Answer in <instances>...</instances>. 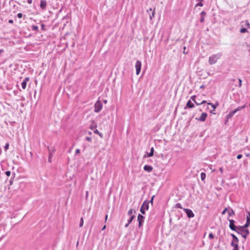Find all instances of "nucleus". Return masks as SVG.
Masks as SVG:
<instances>
[{
	"instance_id": "obj_1",
	"label": "nucleus",
	"mask_w": 250,
	"mask_h": 250,
	"mask_svg": "<svg viewBox=\"0 0 250 250\" xmlns=\"http://www.w3.org/2000/svg\"><path fill=\"white\" fill-rule=\"evenodd\" d=\"M222 55V53H218L216 54H213L210 56L208 59V62L210 64L212 65L215 64L218 60H219Z\"/></svg>"
},
{
	"instance_id": "obj_2",
	"label": "nucleus",
	"mask_w": 250,
	"mask_h": 250,
	"mask_svg": "<svg viewBox=\"0 0 250 250\" xmlns=\"http://www.w3.org/2000/svg\"><path fill=\"white\" fill-rule=\"evenodd\" d=\"M248 227V226H245V224L243 226H237L235 231H236L239 234H242V232H244V234H249V231L247 229Z\"/></svg>"
},
{
	"instance_id": "obj_3",
	"label": "nucleus",
	"mask_w": 250,
	"mask_h": 250,
	"mask_svg": "<svg viewBox=\"0 0 250 250\" xmlns=\"http://www.w3.org/2000/svg\"><path fill=\"white\" fill-rule=\"evenodd\" d=\"M149 208V202L147 200H145L140 208V211L143 214H145L146 211Z\"/></svg>"
},
{
	"instance_id": "obj_4",
	"label": "nucleus",
	"mask_w": 250,
	"mask_h": 250,
	"mask_svg": "<svg viewBox=\"0 0 250 250\" xmlns=\"http://www.w3.org/2000/svg\"><path fill=\"white\" fill-rule=\"evenodd\" d=\"M103 108V104L100 100L96 101L94 104V111L96 113H99Z\"/></svg>"
},
{
	"instance_id": "obj_5",
	"label": "nucleus",
	"mask_w": 250,
	"mask_h": 250,
	"mask_svg": "<svg viewBox=\"0 0 250 250\" xmlns=\"http://www.w3.org/2000/svg\"><path fill=\"white\" fill-rule=\"evenodd\" d=\"M232 240L231 243V245L233 247V250H238V243L239 240L236 235H232Z\"/></svg>"
},
{
	"instance_id": "obj_6",
	"label": "nucleus",
	"mask_w": 250,
	"mask_h": 250,
	"mask_svg": "<svg viewBox=\"0 0 250 250\" xmlns=\"http://www.w3.org/2000/svg\"><path fill=\"white\" fill-rule=\"evenodd\" d=\"M142 68V62L140 61L137 60L135 64L136 73V75H138L141 70Z\"/></svg>"
},
{
	"instance_id": "obj_7",
	"label": "nucleus",
	"mask_w": 250,
	"mask_h": 250,
	"mask_svg": "<svg viewBox=\"0 0 250 250\" xmlns=\"http://www.w3.org/2000/svg\"><path fill=\"white\" fill-rule=\"evenodd\" d=\"M144 220L145 217L143 215L139 214L137 217V221H138V226L139 228L143 225Z\"/></svg>"
},
{
	"instance_id": "obj_8",
	"label": "nucleus",
	"mask_w": 250,
	"mask_h": 250,
	"mask_svg": "<svg viewBox=\"0 0 250 250\" xmlns=\"http://www.w3.org/2000/svg\"><path fill=\"white\" fill-rule=\"evenodd\" d=\"M183 210L185 211L188 218H191L194 216V213L190 209L184 208H183Z\"/></svg>"
},
{
	"instance_id": "obj_9",
	"label": "nucleus",
	"mask_w": 250,
	"mask_h": 250,
	"mask_svg": "<svg viewBox=\"0 0 250 250\" xmlns=\"http://www.w3.org/2000/svg\"><path fill=\"white\" fill-rule=\"evenodd\" d=\"M228 220L229 222V226L230 229L232 230L235 231L237 226H235V221L232 219L229 220V218H228Z\"/></svg>"
},
{
	"instance_id": "obj_10",
	"label": "nucleus",
	"mask_w": 250,
	"mask_h": 250,
	"mask_svg": "<svg viewBox=\"0 0 250 250\" xmlns=\"http://www.w3.org/2000/svg\"><path fill=\"white\" fill-rule=\"evenodd\" d=\"M247 217H246V223H245V226H250V210H246Z\"/></svg>"
},
{
	"instance_id": "obj_11",
	"label": "nucleus",
	"mask_w": 250,
	"mask_h": 250,
	"mask_svg": "<svg viewBox=\"0 0 250 250\" xmlns=\"http://www.w3.org/2000/svg\"><path fill=\"white\" fill-rule=\"evenodd\" d=\"M194 107V104L191 101V100H189L186 106L184 107L185 109H187L188 108H192Z\"/></svg>"
},
{
	"instance_id": "obj_12",
	"label": "nucleus",
	"mask_w": 250,
	"mask_h": 250,
	"mask_svg": "<svg viewBox=\"0 0 250 250\" xmlns=\"http://www.w3.org/2000/svg\"><path fill=\"white\" fill-rule=\"evenodd\" d=\"M208 116V114L206 112H203L200 117L198 119V120L201 122L205 121L207 117Z\"/></svg>"
},
{
	"instance_id": "obj_13",
	"label": "nucleus",
	"mask_w": 250,
	"mask_h": 250,
	"mask_svg": "<svg viewBox=\"0 0 250 250\" xmlns=\"http://www.w3.org/2000/svg\"><path fill=\"white\" fill-rule=\"evenodd\" d=\"M47 2L46 0H41L40 2V8L42 10H44L46 8Z\"/></svg>"
},
{
	"instance_id": "obj_14",
	"label": "nucleus",
	"mask_w": 250,
	"mask_h": 250,
	"mask_svg": "<svg viewBox=\"0 0 250 250\" xmlns=\"http://www.w3.org/2000/svg\"><path fill=\"white\" fill-rule=\"evenodd\" d=\"M206 12L204 11H202L200 13V21L201 22H204L205 21V18L206 16Z\"/></svg>"
},
{
	"instance_id": "obj_15",
	"label": "nucleus",
	"mask_w": 250,
	"mask_h": 250,
	"mask_svg": "<svg viewBox=\"0 0 250 250\" xmlns=\"http://www.w3.org/2000/svg\"><path fill=\"white\" fill-rule=\"evenodd\" d=\"M149 11H152L151 14L149 15V18L151 20H152L153 18L154 17L155 14V8H154L153 10L151 8H149L148 10H147V12L148 13Z\"/></svg>"
},
{
	"instance_id": "obj_16",
	"label": "nucleus",
	"mask_w": 250,
	"mask_h": 250,
	"mask_svg": "<svg viewBox=\"0 0 250 250\" xmlns=\"http://www.w3.org/2000/svg\"><path fill=\"white\" fill-rule=\"evenodd\" d=\"M97 126V123L96 122L93 120L92 122H91V125H90L89 126V128L91 129V130H94L96 128Z\"/></svg>"
},
{
	"instance_id": "obj_17",
	"label": "nucleus",
	"mask_w": 250,
	"mask_h": 250,
	"mask_svg": "<svg viewBox=\"0 0 250 250\" xmlns=\"http://www.w3.org/2000/svg\"><path fill=\"white\" fill-rule=\"evenodd\" d=\"M154 149L153 147H152L150 149V151L149 153L146 152V154H145L144 156V157H152L153 155L154 154Z\"/></svg>"
},
{
	"instance_id": "obj_18",
	"label": "nucleus",
	"mask_w": 250,
	"mask_h": 250,
	"mask_svg": "<svg viewBox=\"0 0 250 250\" xmlns=\"http://www.w3.org/2000/svg\"><path fill=\"white\" fill-rule=\"evenodd\" d=\"M144 169L146 171L150 172L152 170L153 167L151 166L146 165L144 167Z\"/></svg>"
},
{
	"instance_id": "obj_19",
	"label": "nucleus",
	"mask_w": 250,
	"mask_h": 250,
	"mask_svg": "<svg viewBox=\"0 0 250 250\" xmlns=\"http://www.w3.org/2000/svg\"><path fill=\"white\" fill-rule=\"evenodd\" d=\"M47 148H48V151H49V155H48V162L51 163V162H52V161H51L52 157L53 154H52V152H51V150L50 149V148H49V146L47 147Z\"/></svg>"
},
{
	"instance_id": "obj_20",
	"label": "nucleus",
	"mask_w": 250,
	"mask_h": 250,
	"mask_svg": "<svg viewBox=\"0 0 250 250\" xmlns=\"http://www.w3.org/2000/svg\"><path fill=\"white\" fill-rule=\"evenodd\" d=\"M234 114L235 113L233 112V111L229 112V113L226 116L227 121H226L225 123L226 124L227 122L228 121V120L231 118Z\"/></svg>"
},
{
	"instance_id": "obj_21",
	"label": "nucleus",
	"mask_w": 250,
	"mask_h": 250,
	"mask_svg": "<svg viewBox=\"0 0 250 250\" xmlns=\"http://www.w3.org/2000/svg\"><path fill=\"white\" fill-rule=\"evenodd\" d=\"M242 25L241 26L243 27L244 26H246L248 28H250V24L248 21L246 20L245 21H242L241 22Z\"/></svg>"
},
{
	"instance_id": "obj_22",
	"label": "nucleus",
	"mask_w": 250,
	"mask_h": 250,
	"mask_svg": "<svg viewBox=\"0 0 250 250\" xmlns=\"http://www.w3.org/2000/svg\"><path fill=\"white\" fill-rule=\"evenodd\" d=\"M208 104L211 105V106L213 108V110H214L219 105V103L216 102L215 104H213L211 103H208Z\"/></svg>"
},
{
	"instance_id": "obj_23",
	"label": "nucleus",
	"mask_w": 250,
	"mask_h": 250,
	"mask_svg": "<svg viewBox=\"0 0 250 250\" xmlns=\"http://www.w3.org/2000/svg\"><path fill=\"white\" fill-rule=\"evenodd\" d=\"M245 107H246L245 104L243 106H240L237 107L235 109H234L233 111L235 114L237 111L242 110V109L244 108Z\"/></svg>"
},
{
	"instance_id": "obj_24",
	"label": "nucleus",
	"mask_w": 250,
	"mask_h": 250,
	"mask_svg": "<svg viewBox=\"0 0 250 250\" xmlns=\"http://www.w3.org/2000/svg\"><path fill=\"white\" fill-rule=\"evenodd\" d=\"M229 211H228V214H229V217H232L233 216V215H234L235 213H234V211H233V210L231 208H229Z\"/></svg>"
},
{
	"instance_id": "obj_25",
	"label": "nucleus",
	"mask_w": 250,
	"mask_h": 250,
	"mask_svg": "<svg viewBox=\"0 0 250 250\" xmlns=\"http://www.w3.org/2000/svg\"><path fill=\"white\" fill-rule=\"evenodd\" d=\"M93 132L94 133L98 134L101 138H103V134L100 133L96 128L93 130Z\"/></svg>"
},
{
	"instance_id": "obj_26",
	"label": "nucleus",
	"mask_w": 250,
	"mask_h": 250,
	"mask_svg": "<svg viewBox=\"0 0 250 250\" xmlns=\"http://www.w3.org/2000/svg\"><path fill=\"white\" fill-rule=\"evenodd\" d=\"M31 29L33 31H35L36 32H39V27L38 26L35 25H32L31 26Z\"/></svg>"
},
{
	"instance_id": "obj_27",
	"label": "nucleus",
	"mask_w": 250,
	"mask_h": 250,
	"mask_svg": "<svg viewBox=\"0 0 250 250\" xmlns=\"http://www.w3.org/2000/svg\"><path fill=\"white\" fill-rule=\"evenodd\" d=\"M206 177V174L205 172H201V179L202 181H204Z\"/></svg>"
},
{
	"instance_id": "obj_28",
	"label": "nucleus",
	"mask_w": 250,
	"mask_h": 250,
	"mask_svg": "<svg viewBox=\"0 0 250 250\" xmlns=\"http://www.w3.org/2000/svg\"><path fill=\"white\" fill-rule=\"evenodd\" d=\"M135 215L130 216L129 218L127 220L128 224H130L133 220L135 218Z\"/></svg>"
},
{
	"instance_id": "obj_29",
	"label": "nucleus",
	"mask_w": 250,
	"mask_h": 250,
	"mask_svg": "<svg viewBox=\"0 0 250 250\" xmlns=\"http://www.w3.org/2000/svg\"><path fill=\"white\" fill-rule=\"evenodd\" d=\"M240 32L242 33H245L248 32V30L246 28L242 27L240 29Z\"/></svg>"
},
{
	"instance_id": "obj_30",
	"label": "nucleus",
	"mask_w": 250,
	"mask_h": 250,
	"mask_svg": "<svg viewBox=\"0 0 250 250\" xmlns=\"http://www.w3.org/2000/svg\"><path fill=\"white\" fill-rule=\"evenodd\" d=\"M27 83L25 81H22L21 83V87L23 89H25L26 87Z\"/></svg>"
},
{
	"instance_id": "obj_31",
	"label": "nucleus",
	"mask_w": 250,
	"mask_h": 250,
	"mask_svg": "<svg viewBox=\"0 0 250 250\" xmlns=\"http://www.w3.org/2000/svg\"><path fill=\"white\" fill-rule=\"evenodd\" d=\"M175 207L177 208H181V209H183L184 208H183L181 204L180 203H177L176 205H175Z\"/></svg>"
},
{
	"instance_id": "obj_32",
	"label": "nucleus",
	"mask_w": 250,
	"mask_h": 250,
	"mask_svg": "<svg viewBox=\"0 0 250 250\" xmlns=\"http://www.w3.org/2000/svg\"><path fill=\"white\" fill-rule=\"evenodd\" d=\"M83 218L82 217L81 218L80 222V224H79L80 227H83Z\"/></svg>"
},
{
	"instance_id": "obj_33",
	"label": "nucleus",
	"mask_w": 250,
	"mask_h": 250,
	"mask_svg": "<svg viewBox=\"0 0 250 250\" xmlns=\"http://www.w3.org/2000/svg\"><path fill=\"white\" fill-rule=\"evenodd\" d=\"M9 143H6L4 147V150L6 151L9 148Z\"/></svg>"
},
{
	"instance_id": "obj_34",
	"label": "nucleus",
	"mask_w": 250,
	"mask_h": 250,
	"mask_svg": "<svg viewBox=\"0 0 250 250\" xmlns=\"http://www.w3.org/2000/svg\"><path fill=\"white\" fill-rule=\"evenodd\" d=\"M133 213V209L131 208V209H130L128 212H127V214L131 216H133L132 214Z\"/></svg>"
},
{
	"instance_id": "obj_35",
	"label": "nucleus",
	"mask_w": 250,
	"mask_h": 250,
	"mask_svg": "<svg viewBox=\"0 0 250 250\" xmlns=\"http://www.w3.org/2000/svg\"><path fill=\"white\" fill-rule=\"evenodd\" d=\"M203 6V3H202V1H199L196 4V7H197V6L201 7Z\"/></svg>"
},
{
	"instance_id": "obj_36",
	"label": "nucleus",
	"mask_w": 250,
	"mask_h": 250,
	"mask_svg": "<svg viewBox=\"0 0 250 250\" xmlns=\"http://www.w3.org/2000/svg\"><path fill=\"white\" fill-rule=\"evenodd\" d=\"M13 178L11 177V178L9 181L10 185H12L13 184V180L12 179H14L15 174L14 173H13Z\"/></svg>"
},
{
	"instance_id": "obj_37",
	"label": "nucleus",
	"mask_w": 250,
	"mask_h": 250,
	"mask_svg": "<svg viewBox=\"0 0 250 250\" xmlns=\"http://www.w3.org/2000/svg\"><path fill=\"white\" fill-rule=\"evenodd\" d=\"M41 29L42 30H43V31H45L46 30L45 24H41Z\"/></svg>"
},
{
	"instance_id": "obj_38",
	"label": "nucleus",
	"mask_w": 250,
	"mask_h": 250,
	"mask_svg": "<svg viewBox=\"0 0 250 250\" xmlns=\"http://www.w3.org/2000/svg\"><path fill=\"white\" fill-rule=\"evenodd\" d=\"M22 16H23V14L21 13H19L17 15V17L19 19L21 18L22 17Z\"/></svg>"
},
{
	"instance_id": "obj_39",
	"label": "nucleus",
	"mask_w": 250,
	"mask_h": 250,
	"mask_svg": "<svg viewBox=\"0 0 250 250\" xmlns=\"http://www.w3.org/2000/svg\"><path fill=\"white\" fill-rule=\"evenodd\" d=\"M5 175L7 176V177H9L11 175V172L9 170L8 171H6L5 172Z\"/></svg>"
},
{
	"instance_id": "obj_40",
	"label": "nucleus",
	"mask_w": 250,
	"mask_h": 250,
	"mask_svg": "<svg viewBox=\"0 0 250 250\" xmlns=\"http://www.w3.org/2000/svg\"><path fill=\"white\" fill-rule=\"evenodd\" d=\"M195 98H196V96L195 95H193L191 97H190V99L191 100H192L194 102H195L196 100H195Z\"/></svg>"
},
{
	"instance_id": "obj_41",
	"label": "nucleus",
	"mask_w": 250,
	"mask_h": 250,
	"mask_svg": "<svg viewBox=\"0 0 250 250\" xmlns=\"http://www.w3.org/2000/svg\"><path fill=\"white\" fill-rule=\"evenodd\" d=\"M154 197H155V196H154V195L152 196V197H151V199H150V201H147V202H149V203H151V204H153V199H154Z\"/></svg>"
},
{
	"instance_id": "obj_42",
	"label": "nucleus",
	"mask_w": 250,
	"mask_h": 250,
	"mask_svg": "<svg viewBox=\"0 0 250 250\" xmlns=\"http://www.w3.org/2000/svg\"><path fill=\"white\" fill-rule=\"evenodd\" d=\"M85 140L88 142H91L92 139L90 137H86Z\"/></svg>"
},
{
	"instance_id": "obj_43",
	"label": "nucleus",
	"mask_w": 250,
	"mask_h": 250,
	"mask_svg": "<svg viewBox=\"0 0 250 250\" xmlns=\"http://www.w3.org/2000/svg\"><path fill=\"white\" fill-rule=\"evenodd\" d=\"M50 149L51 150V151L52 152L53 154L55 152V151H56V149H55V148L54 147H53L50 148Z\"/></svg>"
},
{
	"instance_id": "obj_44",
	"label": "nucleus",
	"mask_w": 250,
	"mask_h": 250,
	"mask_svg": "<svg viewBox=\"0 0 250 250\" xmlns=\"http://www.w3.org/2000/svg\"><path fill=\"white\" fill-rule=\"evenodd\" d=\"M242 157H243V155H242V154H238V155L237 156V158L238 159H241V158H242Z\"/></svg>"
},
{
	"instance_id": "obj_45",
	"label": "nucleus",
	"mask_w": 250,
	"mask_h": 250,
	"mask_svg": "<svg viewBox=\"0 0 250 250\" xmlns=\"http://www.w3.org/2000/svg\"><path fill=\"white\" fill-rule=\"evenodd\" d=\"M228 211V208H226L222 212V214H225L226 212Z\"/></svg>"
},
{
	"instance_id": "obj_46",
	"label": "nucleus",
	"mask_w": 250,
	"mask_h": 250,
	"mask_svg": "<svg viewBox=\"0 0 250 250\" xmlns=\"http://www.w3.org/2000/svg\"><path fill=\"white\" fill-rule=\"evenodd\" d=\"M29 80V77H26L24 79L23 81H25L26 83H27V82Z\"/></svg>"
},
{
	"instance_id": "obj_47",
	"label": "nucleus",
	"mask_w": 250,
	"mask_h": 250,
	"mask_svg": "<svg viewBox=\"0 0 250 250\" xmlns=\"http://www.w3.org/2000/svg\"><path fill=\"white\" fill-rule=\"evenodd\" d=\"M239 86L240 87L242 85V80L241 79H239Z\"/></svg>"
},
{
	"instance_id": "obj_48",
	"label": "nucleus",
	"mask_w": 250,
	"mask_h": 250,
	"mask_svg": "<svg viewBox=\"0 0 250 250\" xmlns=\"http://www.w3.org/2000/svg\"><path fill=\"white\" fill-rule=\"evenodd\" d=\"M75 153H76V154L80 153V150L79 149H77L76 150Z\"/></svg>"
},
{
	"instance_id": "obj_49",
	"label": "nucleus",
	"mask_w": 250,
	"mask_h": 250,
	"mask_svg": "<svg viewBox=\"0 0 250 250\" xmlns=\"http://www.w3.org/2000/svg\"><path fill=\"white\" fill-rule=\"evenodd\" d=\"M13 22H14V21H13V20H9L8 21V22H9V23H11V24H12V23H13Z\"/></svg>"
},
{
	"instance_id": "obj_50",
	"label": "nucleus",
	"mask_w": 250,
	"mask_h": 250,
	"mask_svg": "<svg viewBox=\"0 0 250 250\" xmlns=\"http://www.w3.org/2000/svg\"><path fill=\"white\" fill-rule=\"evenodd\" d=\"M207 101L205 100L203 101L201 103H200L201 104L206 103Z\"/></svg>"
},
{
	"instance_id": "obj_51",
	"label": "nucleus",
	"mask_w": 250,
	"mask_h": 250,
	"mask_svg": "<svg viewBox=\"0 0 250 250\" xmlns=\"http://www.w3.org/2000/svg\"><path fill=\"white\" fill-rule=\"evenodd\" d=\"M194 103H195L197 105H199L201 104L200 103H198V102H196V101H195V102H194Z\"/></svg>"
},
{
	"instance_id": "obj_52",
	"label": "nucleus",
	"mask_w": 250,
	"mask_h": 250,
	"mask_svg": "<svg viewBox=\"0 0 250 250\" xmlns=\"http://www.w3.org/2000/svg\"><path fill=\"white\" fill-rule=\"evenodd\" d=\"M186 46H184V52H183V53H184V54H187V53H188L187 52H186L185 51H186Z\"/></svg>"
},
{
	"instance_id": "obj_53",
	"label": "nucleus",
	"mask_w": 250,
	"mask_h": 250,
	"mask_svg": "<svg viewBox=\"0 0 250 250\" xmlns=\"http://www.w3.org/2000/svg\"><path fill=\"white\" fill-rule=\"evenodd\" d=\"M27 2L28 3L31 4L32 2V0H27Z\"/></svg>"
},
{
	"instance_id": "obj_54",
	"label": "nucleus",
	"mask_w": 250,
	"mask_h": 250,
	"mask_svg": "<svg viewBox=\"0 0 250 250\" xmlns=\"http://www.w3.org/2000/svg\"><path fill=\"white\" fill-rule=\"evenodd\" d=\"M209 237L210 239H213L214 238V235H209Z\"/></svg>"
},
{
	"instance_id": "obj_55",
	"label": "nucleus",
	"mask_w": 250,
	"mask_h": 250,
	"mask_svg": "<svg viewBox=\"0 0 250 250\" xmlns=\"http://www.w3.org/2000/svg\"><path fill=\"white\" fill-rule=\"evenodd\" d=\"M129 224H128V222L125 225V228H127Z\"/></svg>"
},
{
	"instance_id": "obj_56",
	"label": "nucleus",
	"mask_w": 250,
	"mask_h": 250,
	"mask_svg": "<svg viewBox=\"0 0 250 250\" xmlns=\"http://www.w3.org/2000/svg\"><path fill=\"white\" fill-rule=\"evenodd\" d=\"M4 52L3 49H0V54Z\"/></svg>"
},
{
	"instance_id": "obj_57",
	"label": "nucleus",
	"mask_w": 250,
	"mask_h": 250,
	"mask_svg": "<svg viewBox=\"0 0 250 250\" xmlns=\"http://www.w3.org/2000/svg\"><path fill=\"white\" fill-rule=\"evenodd\" d=\"M220 171L222 172L223 171V168L222 167H220V169H219Z\"/></svg>"
},
{
	"instance_id": "obj_58",
	"label": "nucleus",
	"mask_w": 250,
	"mask_h": 250,
	"mask_svg": "<svg viewBox=\"0 0 250 250\" xmlns=\"http://www.w3.org/2000/svg\"><path fill=\"white\" fill-rule=\"evenodd\" d=\"M243 237H244V238L245 239H246V237H247V235H242Z\"/></svg>"
},
{
	"instance_id": "obj_59",
	"label": "nucleus",
	"mask_w": 250,
	"mask_h": 250,
	"mask_svg": "<svg viewBox=\"0 0 250 250\" xmlns=\"http://www.w3.org/2000/svg\"><path fill=\"white\" fill-rule=\"evenodd\" d=\"M104 103L106 104L107 103V101L106 100L104 101Z\"/></svg>"
},
{
	"instance_id": "obj_60",
	"label": "nucleus",
	"mask_w": 250,
	"mask_h": 250,
	"mask_svg": "<svg viewBox=\"0 0 250 250\" xmlns=\"http://www.w3.org/2000/svg\"><path fill=\"white\" fill-rule=\"evenodd\" d=\"M88 134H89V135H91L92 133H91V132L89 131V132H88Z\"/></svg>"
},
{
	"instance_id": "obj_61",
	"label": "nucleus",
	"mask_w": 250,
	"mask_h": 250,
	"mask_svg": "<svg viewBox=\"0 0 250 250\" xmlns=\"http://www.w3.org/2000/svg\"><path fill=\"white\" fill-rule=\"evenodd\" d=\"M210 113H211L212 114H215V113H214L213 111H210Z\"/></svg>"
},
{
	"instance_id": "obj_62",
	"label": "nucleus",
	"mask_w": 250,
	"mask_h": 250,
	"mask_svg": "<svg viewBox=\"0 0 250 250\" xmlns=\"http://www.w3.org/2000/svg\"><path fill=\"white\" fill-rule=\"evenodd\" d=\"M198 1H203V0H197Z\"/></svg>"
},
{
	"instance_id": "obj_63",
	"label": "nucleus",
	"mask_w": 250,
	"mask_h": 250,
	"mask_svg": "<svg viewBox=\"0 0 250 250\" xmlns=\"http://www.w3.org/2000/svg\"><path fill=\"white\" fill-rule=\"evenodd\" d=\"M200 87L201 88H203V85H202Z\"/></svg>"
},
{
	"instance_id": "obj_64",
	"label": "nucleus",
	"mask_w": 250,
	"mask_h": 250,
	"mask_svg": "<svg viewBox=\"0 0 250 250\" xmlns=\"http://www.w3.org/2000/svg\"><path fill=\"white\" fill-rule=\"evenodd\" d=\"M107 215H106V216H105V218L106 219V218H107Z\"/></svg>"
}]
</instances>
